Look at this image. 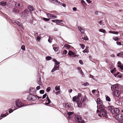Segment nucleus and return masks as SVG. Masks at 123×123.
Segmentation results:
<instances>
[{
	"label": "nucleus",
	"instance_id": "nucleus-3",
	"mask_svg": "<svg viewBox=\"0 0 123 123\" xmlns=\"http://www.w3.org/2000/svg\"><path fill=\"white\" fill-rule=\"evenodd\" d=\"M107 113L105 110H100V114H98L99 116H102L103 117H107L108 116L107 115Z\"/></svg>",
	"mask_w": 123,
	"mask_h": 123
},
{
	"label": "nucleus",
	"instance_id": "nucleus-60",
	"mask_svg": "<svg viewBox=\"0 0 123 123\" xmlns=\"http://www.w3.org/2000/svg\"><path fill=\"white\" fill-rule=\"evenodd\" d=\"M66 47L68 48H70L71 46L68 44H67L66 45Z\"/></svg>",
	"mask_w": 123,
	"mask_h": 123
},
{
	"label": "nucleus",
	"instance_id": "nucleus-48",
	"mask_svg": "<svg viewBox=\"0 0 123 123\" xmlns=\"http://www.w3.org/2000/svg\"><path fill=\"white\" fill-rule=\"evenodd\" d=\"M21 48L23 50H25V45H22L21 47Z\"/></svg>",
	"mask_w": 123,
	"mask_h": 123
},
{
	"label": "nucleus",
	"instance_id": "nucleus-12",
	"mask_svg": "<svg viewBox=\"0 0 123 123\" xmlns=\"http://www.w3.org/2000/svg\"><path fill=\"white\" fill-rule=\"evenodd\" d=\"M118 86L116 84L113 85V86H111V89L112 91H115L116 90H116Z\"/></svg>",
	"mask_w": 123,
	"mask_h": 123
},
{
	"label": "nucleus",
	"instance_id": "nucleus-56",
	"mask_svg": "<svg viewBox=\"0 0 123 123\" xmlns=\"http://www.w3.org/2000/svg\"><path fill=\"white\" fill-rule=\"evenodd\" d=\"M116 43L117 44V45H119L120 46L122 45L121 43L120 42H116Z\"/></svg>",
	"mask_w": 123,
	"mask_h": 123
},
{
	"label": "nucleus",
	"instance_id": "nucleus-25",
	"mask_svg": "<svg viewBox=\"0 0 123 123\" xmlns=\"http://www.w3.org/2000/svg\"><path fill=\"white\" fill-rule=\"evenodd\" d=\"M109 32L110 33L113 34H117L118 33V32L117 31H110Z\"/></svg>",
	"mask_w": 123,
	"mask_h": 123
},
{
	"label": "nucleus",
	"instance_id": "nucleus-34",
	"mask_svg": "<svg viewBox=\"0 0 123 123\" xmlns=\"http://www.w3.org/2000/svg\"><path fill=\"white\" fill-rule=\"evenodd\" d=\"M55 90L56 91L60 90V86H56L55 87Z\"/></svg>",
	"mask_w": 123,
	"mask_h": 123
},
{
	"label": "nucleus",
	"instance_id": "nucleus-1",
	"mask_svg": "<svg viewBox=\"0 0 123 123\" xmlns=\"http://www.w3.org/2000/svg\"><path fill=\"white\" fill-rule=\"evenodd\" d=\"M108 110L113 114L118 113L120 111L119 109L118 108H114V106H109L108 107Z\"/></svg>",
	"mask_w": 123,
	"mask_h": 123
},
{
	"label": "nucleus",
	"instance_id": "nucleus-31",
	"mask_svg": "<svg viewBox=\"0 0 123 123\" xmlns=\"http://www.w3.org/2000/svg\"><path fill=\"white\" fill-rule=\"evenodd\" d=\"M99 31L100 32L103 33H105L106 32V31L103 29H100L99 30Z\"/></svg>",
	"mask_w": 123,
	"mask_h": 123
},
{
	"label": "nucleus",
	"instance_id": "nucleus-21",
	"mask_svg": "<svg viewBox=\"0 0 123 123\" xmlns=\"http://www.w3.org/2000/svg\"><path fill=\"white\" fill-rule=\"evenodd\" d=\"M88 48L89 47H86V49L84 50L83 51V52L84 53H88L89 52Z\"/></svg>",
	"mask_w": 123,
	"mask_h": 123
},
{
	"label": "nucleus",
	"instance_id": "nucleus-24",
	"mask_svg": "<svg viewBox=\"0 0 123 123\" xmlns=\"http://www.w3.org/2000/svg\"><path fill=\"white\" fill-rule=\"evenodd\" d=\"M78 106L80 107L82 105V103L80 101H78L77 102Z\"/></svg>",
	"mask_w": 123,
	"mask_h": 123
},
{
	"label": "nucleus",
	"instance_id": "nucleus-62",
	"mask_svg": "<svg viewBox=\"0 0 123 123\" xmlns=\"http://www.w3.org/2000/svg\"><path fill=\"white\" fill-rule=\"evenodd\" d=\"M41 87H40L39 86H37L36 88V89L37 90H38Z\"/></svg>",
	"mask_w": 123,
	"mask_h": 123
},
{
	"label": "nucleus",
	"instance_id": "nucleus-58",
	"mask_svg": "<svg viewBox=\"0 0 123 123\" xmlns=\"http://www.w3.org/2000/svg\"><path fill=\"white\" fill-rule=\"evenodd\" d=\"M57 25H61L62 26H63L64 25V24L63 23H59L57 24Z\"/></svg>",
	"mask_w": 123,
	"mask_h": 123
},
{
	"label": "nucleus",
	"instance_id": "nucleus-63",
	"mask_svg": "<svg viewBox=\"0 0 123 123\" xmlns=\"http://www.w3.org/2000/svg\"><path fill=\"white\" fill-rule=\"evenodd\" d=\"M84 34H83V35H82L80 37V39H83V40H84Z\"/></svg>",
	"mask_w": 123,
	"mask_h": 123
},
{
	"label": "nucleus",
	"instance_id": "nucleus-53",
	"mask_svg": "<svg viewBox=\"0 0 123 123\" xmlns=\"http://www.w3.org/2000/svg\"><path fill=\"white\" fill-rule=\"evenodd\" d=\"M89 85V83L88 82H86V83H84L83 85L84 86H86L87 85Z\"/></svg>",
	"mask_w": 123,
	"mask_h": 123
},
{
	"label": "nucleus",
	"instance_id": "nucleus-43",
	"mask_svg": "<svg viewBox=\"0 0 123 123\" xmlns=\"http://www.w3.org/2000/svg\"><path fill=\"white\" fill-rule=\"evenodd\" d=\"M73 113H74L72 112H67V114L69 116L72 115Z\"/></svg>",
	"mask_w": 123,
	"mask_h": 123
},
{
	"label": "nucleus",
	"instance_id": "nucleus-27",
	"mask_svg": "<svg viewBox=\"0 0 123 123\" xmlns=\"http://www.w3.org/2000/svg\"><path fill=\"white\" fill-rule=\"evenodd\" d=\"M105 97L106 99V101L109 102L110 101L111 99L108 96H107V95H106Z\"/></svg>",
	"mask_w": 123,
	"mask_h": 123
},
{
	"label": "nucleus",
	"instance_id": "nucleus-36",
	"mask_svg": "<svg viewBox=\"0 0 123 123\" xmlns=\"http://www.w3.org/2000/svg\"><path fill=\"white\" fill-rule=\"evenodd\" d=\"M59 65H58V66H57V65H55V67H54V68H55V69L56 70H58L59 69Z\"/></svg>",
	"mask_w": 123,
	"mask_h": 123
},
{
	"label": "nucleus",
	"instance_id": "nucleus-20",
	"mask_svg": "<svg viewBox=\"0 0 123 123\" xmlns=\"http://www.w3.org/2000/svg\"><path fill=\"white\" fill-rule=\"evenodd\" d=\"M0 5L2 6H5L7 5L6 2L4 1H1L0 2Z\"/></svg>",
	"mask_w": 123,
	"mask_h": 123
},
{
	"label": "nucleus",
	"instance_id": "nucleus-47",
	"mask_svg": "<svg viewBox=\"0 0 123 123\" xmlns=\"http://www.w3.org/2000/svg\"><path fill=\"white\" fill-rule=\"evenodd\" d=\"M62 5L63 6H64V7H65L66 6V5L65 4L63 3H61L60 2V3H59V5Z\"/></svg>",
	"mask_w": 123,
	"mask_h": 123
},
{
	"label": "nucleus",
	"instance_id": "nucleus-11",
	"mask_svg": "<svg viewBox=\"0 0 123 123\" xmlns=\"http://www.w3.org/2000/svg\"><path fill=\"white\" fill-rule=\"evenodd\" d=\"M52 22L57 23V24L59 23H60L63 22V21L62 20H59L58 19L53 20H51Z\"/></svg>",
	"mask_w": 123,
	"mask_h": 123
},
{
	"label": "nucleus",
	"instance_id": "nucleus-38",
	"mask_svg": "<svg viewBox=\"0 0 123 123\" xmlns=\"http://www.w3.org/2000/svg\"><path fill=\"white\" fill-rule=\"evenodd\" d=\"M80 45L81 46V48L82 49H84L85 47V45H84L83 44H80Z\"/></svg>",
	"mask_w": 123,
	"mask_h": 123
},
{
	"label": "nucleus",
	"instance_id": "nucleus-44",
	"mask_svg": "<svg viewBox=\"0 0 123 123\" xmlns=\"http://www.w3.org/2000/svg\"><path fill=\"white\" fill-rule=\"evenodd\" d=\"M88 39V38L87 36H85V35H84V40H86Z\"/></svg>",
	"mask_w": 123,
	"mask_h": 123
},
{
	"label": "nucleus",
	"instance_id": "nucleus-17",
	"mask_svg": "<svg viewBox=\"0 0 123 123\" xmlns=\"http://www.w3.org/2000/svg\"><path fill=\"white\" fill-rule=\"evenodd\" d=\"M79 30L83 34L85 30L82 28L80 26H79L78 27Z\"/></svg>",
	"mask_w": 123,
	"mask_h": 123
},
{
	"label": "nucleus",
	"instance_id": "nucleus-8",
	"mask_svg": "<svg viewBox=\"0 0 123 123\" xmlns=\"http://www.w3.org/2000/svg\"><path fill=\"white\" fill-rule=\"evenodd\" d=\"M116 118L117 120L120 121L123 118V116L122 114H119L116 116Z\"/></svg>",
	"mask_w": 123,
	"mask_h": 123
},
{
	"label": "nucleus",
	"instance_id": "nucleus-57",
	"mask_svg": "<svg viewBox=\"0 0 123 123\" xmlns=\"http://www.w3.org/2000/svg\"><path fill=\"white\" fill-rule=\"evenodd\" d=\"M79 62L82 65L83 64V62L82 60H80L79 61Z\"/></svg>",
	"mask_w": 123,
	"mask_h": 123
},
{
	"label": "nucleus",
	"instance_id": "nucleus-37",
	"mask_svg": "<svg viewBox=\"0 0 123 123\" xmlns=\"http://www.w3.org/2000/svg\"><path fill=\"white\" fill-rule=\"evenodd\" d=\"M81 3L84 6L86 5V4L85 3V1L83 0H82L81 1Z\"/></svg>",
	"mask_w": 123,
	"mask_h": 123
},
{
	"label": "nucleus",
	"instance_id": "nucleus-39",
	"mask_svg": "<svg viewBox=\"0 0 123 123\" xmlns=\"http://www.w3.org/2000/svg\"><path fill=\"white\" fill-rule=\"evenodd\" d=\"M57 18V17L54 14H51V18Z\"/></svg>",
	"mask_w": 123,
	"mask_h": 123
},
{
	"label": "nucleus",
	"instance_id": "nucleus-46",
	"mask_svg": "<svg viewBox=\"0 0 123 123\" xmlns=\"http://www.w3.org/2000/svg\"><path fill=\"white\" fill-rule=\"evenodd\" d=\"M43 19L45 21H48L50 20V18H43Z\"/></svg>",
	"mask_w": 123,
	"mask_h": 123
},
{
	"label": "nucleus",
	"instance_id": "nucleus-41",
	"mask_svg": "<svg viewBox=\"0 0 123 123\" xmlns=\"http://www.w3.org/2000/svg\"><path fill=\"white\" fill-rule=\"evenodd\" d=\"M52 59L51 57L50 56H47L46 58V59L47 60H51Z\"/></svg>",
	"mask_w": 123,
	"mask_h": 123
},
{
	"label": "nucleus",
	"instance_id": "nucleus-5",
	"mask_svg": "<svg viewBox=\"0 0 123 123\" xmlns=\"http://www.w3.org/2000/svg\"><path fill=\"white\" fill-rule=\"evenodd\" d=\"M16 105L17 106L19 107H23L24 105V103H22L21 102H19V99L17 100L16 101Z\"/></svg>",
	"mask_w": 123,
	"mask_h": 123
},
{
	"label": "nucleus",
	"instance_id": "nucleus-29",
	"mask_svg": "<svg viewBox=\"0 0 123 123\" xmlns=\"http://www.w3.org/2000/svg\"><path fill=\"white\" fill-rule=\"evenodd\" d=\"M65 107L66 108L68 109L71 107V105L68 103L65 104Z\"/></svg>",
	"mask_w": 123,
	"mask_h": 123
},
{
	"label": "nucleus",
	"instance_id": "nucleus-10",
	"mask_svg": "<svg viewBox=\"0 0 123 123\" xmlns=\"http://www.w3.org/2000/svg\"><path fill=\"white\" fill-rule=\"evenodd\" d=\"M75 53L71 51H69L68 54L71 56L72 57H75L76 56V55H75Z\"/></svg>",
	"mask_w": 123,
	"mask_h": 123
},
{
	"label": "nucleus",
	"instance_id": "nucleus-22",
	"mask_svg": "<svg viewBox=\"0 0 123 123\" xmlns=\"http://www.w3.org/2000/svg\"><path fill=\"white\" fill-rule=\"evenodd\" d=\"M28 8L29 10L31 11H33L34 10V8L33 6L29 5L28 6Z\"/></svg>",
	"mask_w": 123,
	"mask_h": 123
},
{
	"label": "nucleus",
	"instance_id": "nucleus-19",
	"mask_svg": "<svg viewBox=\"0 0 123 123\" xmlns=\"http://www.w3.org/2000/svg\"><path fill=\"white\" fill-rule=\"evenodd\" d=\"M52 3L57 5H59L60 2L57 0H53Z\"/></svg>",
	"mask_w": 123,
	"mask_h": 123
},
{
	"label": "nucleus",
	"instance_id": "nucleus-64",
	"mask_svg": "<svg viewBox=\"0 0 123 123\" xmlns=\"http://www.w3.org/2000/svg\"><path fill=\"white\" fill-rule=\"evenodd\" d=\"M13 111V110L12 109H10L9 111V113L12 112Z\"/></svg>",
	"mask_w": 123,
	"mask_h": 123
},
{
	"label": "nucleus",
	"instance_id": "nucleus-28",
	"mask_svg": "<svg viewBox=\"0 0 123 123\" xmlns=\"http://www.w3.org/2000/svg\"><path fill=\"white\" fill-rule=\"evenodd\" d=\"M31 95L32 97V101H33L36 99V97L37 96H36V95L35 96L34 95Z\"/></svg>",
	"mask_w": 123,
	"mask_h": 123
},
{
	"label": "nucleus",
	"instance_id": "nucleus-55",
	"mask_svg": "<svg viewBox=\"0 0 123 123\" xmlns=\"http://www.w3.org/2000/svg\"><path fill=\"white\" fill-rule=\"evenodd\" d=\"M47 96V94L46 93L44 94V95H43V98H42L43 99H44V98H45Z\"/></svg>",
	"mask_w": 123,
	"mask_h": 123
},
{
	"label": "nucleus",
	"instance_id": "nucleus-18",
	"mask_svg": "<svg viewBox=\"0 0 123 123\" xmlns=\"http://www.w3.org/2000/svg\"><path fill=\"white\" fill-rule=\"evenodd\" d=\"M117 56L120 57H122L123 56V52L121 51L118 53L117 54Z\"/></svg>",
	"mask_w": 123,
	"mask_h": 123
},
{
	"label": "nucleus",
	"instance_id": "nucleus-9",
	"mask_svg": "<svg viewBox=\"0 0 123 123\" xmlns=\"http://www.w3.org/2000/svg\"><path fill=\"white\" fill-rule=\"evenodd\" d=\"M117 67L120 68L121 70H123V64H122L120 62L118 61L117 63Z\"/></svg>",
	"mask_w": 123,
	"mask_h": 123
},
{
	"label": "nucleus",
	"instance_id": "nucleus-14",
	"mask_svg": "<svg viewBox=\"0 0 123 123\" xmlns=\"http://www.w3.org/2000/svg\"><path fill=\"white\" fill-rule=\"evenodd\" d=\"M115 91V95L117 97H118L120 94V92L118 90H116Z\"/></svg>",
	"mask_w": 123,
	"mask_h": 123
},
{
	"label": "nucleus",
	"instance_id": "nucleus-51",
	"mask_svg": "<svg viewBox=\"0 0 123 123\" xmlns=\"http://www.w3.org/2000/svg\"><path fill=\"white\" fill-rule=\"evenodd\" d=\"M44 91L43 90H41L39 92L40 94H43L44 93Z\"/></svg>",
	"mask_w": 123,
	"mask_h": 123
},
{
	"label": "nucleus",
	"instance_id": "nucleus-50",
	"mask_svg": "<svg viewBox=\"0 0 123 123\" xmlns=\"http://www.w3.org/2000/svg\"><path fill=\"white\" fill-rule=\"evenodd\" d=\"M116 68H114L113 70H111V73L113 74L114 72H115L116 71Z\"/></svg>",
	"mask_w": 123,
	"mask_h": 123
},
{
	"label": "nucleus",
	"instance_id": "nucleus-40",
	"mask_svg": "<svg viewBox=\"0 0 123 123\" xmlns=\"http://www.w3.org/2000/svg\"><path fill=\"white\" fill-rule=\"evenodd\" d=\"M32 97L31 96H29L27 98L28 100L32 101Z\"/></svg>",
	"mask_w": 123,
	"mask_h": 123
},
{
	"label": "nucleus",
	"instance_id": "nucleus-32",
	"mask_svg": "<svg viewBox=\"0 0 123 123\" xmlns=\"http://www.w3.org/2000/svg\"><path fill=\"white\" fill-rule=\"evenodd\" d=\"M53 39V38L50 37H49V38L48 40V41L50 43H51V41Z\"/></svg>",
	"mask_w": 123,
	"mask_h": 123
},
{
	"label": "nucleus",
	"instance_id": "nucleus-13",
	"mask_svg": "<svg viewBox=\"0 0 123 123\" xmlns=\"http://www.w3.org/2000/svg\"><path fill=\"white\" fill-rule=\"evenodd\" d=\"M106 108L105 106L103 105H101L99 106V108L100 109V110H105Z\"/></svg>",
	"mask_w": 123,
	"mask_h": 123
},
{
	"label": "nucleus",
	"instance_id": "nucleus-54",
	"mask_svg": "<svg viewBox=\"0 0 123 123\" xmlns=\"http://www.w3.org/2000/svg\"><path fill=\"white\" fill-rule=\"evenodd\" d=\"M67 52V51L66 50H64L63 52V54L64 55H66V54Z\"/></svg>",
	"mask_w": 123,
	"mask_h": 123
},
{
	"label": "nucleus",
	"instance_id": "nucleus-59",
	"mask_svg": "<svg viewBox=\"0 0 123 123\" xmlns=\"http://www.w3.org/2000/svg\"><path fill=\"white\" fill-rule=\"evenodd\" d=\"M22 25H22L21 24L20 25H19V26L20 28V29H23V28L22 26Z\"/></svg>",
	"mask_w": 123,
	"mask_h": 123
},
{
	"label": "nucleus",
	"instance_id": "nucleus-7",
	"mask_svg": "<svg viewBox=\"0 0 123 123\" xmlns=\"http://www.w3.org/2000/svg\"><path fill=\"white\" fill-rule=\"evenodd\" d=\"M36 91L35 88H30L29 90L30 94L31 95H34L36 93Z\"/></svg>",
	"mask_w": 123,
	"mask_h": 123
},
{
	"label": "nucleus",
	"instance_id": "nucleus-42",
	"mask_svg": "<svg viewBox=\"0 0 123 123\" xmlns=\"http://www.w3.org/2000/svg\"><path fill=\"white\" fill-rule=\"evenodd\" d=\"M20 3H16L15 5V6L16 7H19L20 6Z\"/></svg>",
	"mask_w": 123,
	"mask_h": 123
},
{
	"label": "nucleus",
	"instance_id": "nucleus-35",
	"mask_svg": "<svg viewBox=\"0 0 123 123\" xmlns=\"http://www.w3.org/2000/svg\"><path fill=\"white\" fill-rule=\"evenodd\" d=\"M53 49L55 51V52H57L58 51L59 47H53Z\"/></svg>",
	"mask_w": 123,
	"mask_h": 123
},
{
	"label": "nucleus",
	"instance_id": "nucleus-61",
	"mask_svg": "<svg viewBox=\"0 0 123 123\" xmlns=\"http://www.w3.org/2000/svg\"><path fill=\"white\" fill-rule=\"evenodd\" d=\"M96 91V90H92V93L93 94H94L95 93V92Z\"/></svg>",
	"mask_w": 123,
	"mask_h": 123
},
{
	"label": "nucleus",
	"instance_id": "nucleus-30",
	"mask_svg": "<svg viewBox=\"0 0 123 123\" xmlns=\"http://www.w3.org/2000/svg\"><path fill=\"white\" fill-rule=\"evenodd\" d=\"M13 23H15L17 24L18 26H19L21 24L18 21H14V22H13Z\"/></svg>",
	"mask_w": 123,
	"mask_h": 123
},
{
	"label": "nucleus",
	"instance_id": "nucleus-26",
	"mask_svg": "<svg viewBox=\"0 0 123 123\" xmlns=\"http://www.w3.org/2000/svg\"><path fill=\"white\" fill-rule=\"evenodd\" d=\"M13 12L16 14L18 13L19 12V11L18 10L15 9H13Z\"/></svg>",
	"mask_w": 123,
	"mask_h": 123
},
{
	"label": "nucleus",
	"instance_id": "nucleus-52",
	"mask_svg": "<svg viewBox=\"0 0 123 123\" xmlns=\"http://www.w3.org/2000/svg\"><path fill=\"white\" fill-rule=\"evenodd\" d=\"M7 114H2L1 115L0 117H5L6 116Z\"/></svg>",
	"mask_w": 123,
	"mask_h": 123
},
{
	"label": "nucleus",
	"instance_id": "nucleus-49",
	"mask_svg": "<svg viewBox=\"0 0 123 123\" xmlns=\"http://www.w3.org/2000/svg\"><path fill=\"white\" fill-rule=\"evenodd\" d=\"M51 89V87H50L49 86L47 87L46 90V91L47 92H49L50 90Z\"/></svg>",
	"mask_w": 123,
	"mask_h": 123
},
{
	"label": "nucleus",
	"instance_id": "nucleus-2",
	"mask_svg": "<svg viewBox=\"0 0 123 123\" xmlns=\"http://www.w3.org/2000/svg\"><path fill=\"white\" fill-rule=\"evenodd\" d=\"M75 120L78 122V123H84L85 121L82 120L81 117L79 115L76 116L75 117Z\"/></svg>",
	"mask_w": 123,
	"mask_h": 123
},
{
	"label": "nucleus",
	"instance_id": "nucleus-15",
	"mask_svg": "<svg viewBox=\"0 0 123 123\" xmlns=\"http://www.w3.org/2000/svg\"><path fill=\"white\" fill-rule=\"evenodd\" d=\"M97 102L98 104H100V105H102L103 104L102 100L99 98H97Z\"/></svg>",
	"mask_w": 123,
	"mask_h": 123
},
{
	"label": "nucleus",
	"instance_id": "nucleus-45",
	"mask_svg": "<svg viewBox=\"0 0 123 123\" xmlns=\"http://www.w3.org/2000/svg\"><path fill=\"white\" fill-rule=\"evenodd\" d=\"M46 15L48 18H51V14L47 13V14Z\"/></svg>",
	"mask_w": 123,
	"mask_h": 123
},
{
	"label": "nucleus",
	"instance_id": "nucleus-16",
	"mask_svg": "<svg viewBox=\"0 0 123 123\" xmlns=\"http://www.w3.org/2000/svg\"><path fill=\"white\" fill-rule=\"evenodd\" d=\"M37 82L39 85L41 86H43L41 78H39L37 80Z\"/></svg>",
	"mask_w": 123,
	"mask_h": 123
},
{
	"label": "nucleus",
	"instance_id": "nucleus-23",
	"mask_svg": "<svg viewBox=\"0 0 123 123\" xmlns=\"http://www.w3.org/2000/svg\"><path fill=\"white\" fill-rule=\"evenodd\" d=\"M53 61L55 62V64L57 65V66H58L60 64V62H58L55 59H53Z\"/></svg>",
	"mask_w": 123,
	"mask_h": 123
},
{
	"label": "nucleus",
	"instance_id": "nucleus-6",
	"mask_svg": "<svg viewBox=\"0 0 123 123\" xmlns=\"http://www.w3.org/2000/svg\"><path fill=\"white\" fill-rule=\"evenodd\" d=\"M51 101L48 96H47L46 99H44L43 103L46 105H48L50 103Z\"/></svg>",
	"mask_w": 123,
	"mask_h": 123
},
{
	"label": "nucleus",
	"instance_id": "nucleus-4",
	"mask_svg": "<svg viewBox=\"0 0 123 123\" xmlns=\"http://www.w3.org/2000/svg\"><path fill=\"white\" fill-rule=\"evenodd\" d=\"M81 97V94H78V96H75L73 97V100L74 102H78L80 100Z\"/></svg>",
	"mask_w": 123,
	"mask_h": 123
},
{
	"label": "nucleus",
	"instance_id": "nucleus-33",
	"mask_svg": "<svg viewBox=\"0 0 123 123\" xmlns=\"http://www.w3.org/2000/svg\"><path fill=\"white\" fill-rule=\"evenodd\" d=\"M113 39L115 41H117L119 39V38L117 37H113Z\"/></svg>",
	"mask_w": 123,
	"mask_h": 123
}]
</instances>
